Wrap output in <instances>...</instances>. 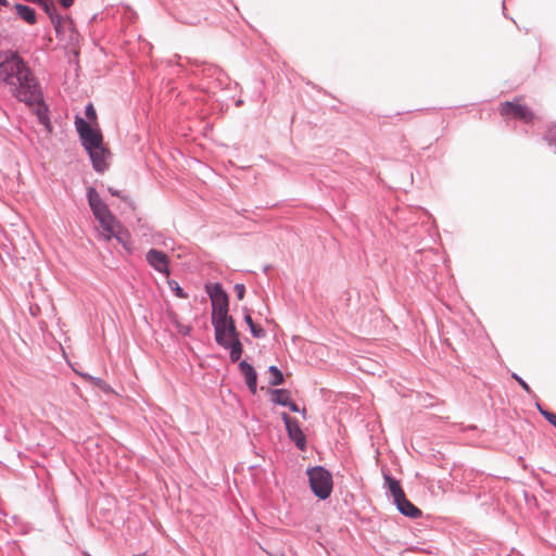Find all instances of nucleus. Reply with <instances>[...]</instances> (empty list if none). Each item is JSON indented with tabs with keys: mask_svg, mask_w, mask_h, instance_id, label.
<instances>
[{
	"mask_svg": "<svg viewBox=\"0 0 556 556\" xmlns=\"http://www.w3.org/2000/svg\"><path fill=\"white\" fill-rule=\"evenodd\" d=\"M0 83L4 84L11 94L26 105L36 106L39 119H47L43 108L42 91L37 77L25 60L16 51L0 53Z\"/></svg>",
	"mask_w": 556,
	"mask_h": 556,
	"instance_id": "obj_1",
	"label": "nucleus"
},
{
	"mask_svg": "<svg viewBox=\"0 0 556 556\" xmlns=\"http://www.w3.org/2000/svg\"><path fill=\"white\" fill-rule=\"evenodd\" d=\"M76 129L79 134L83 146L87 150L96 172L102 173L109 169L110 152L103 146L100 130L90 125L81 117H76Z\"/></svg>",
	"mask_w": 556,
	"mask_h": 556,
	"instance_id": "obj_2",
	"label": "nucleus"
},
{
	"mask_svg": "<svg viewBox=\"0 0 556 556\" xmlns=\"http://www.w3.org/2000/svg\"><path fill=\"white\" fill-rule=\"evenodd\" d=\"M215 328V338L218 344L230 349V358L238 362L242 354V344L239 340V332L236 329L235 321L229 315L212 317Z\"/></svg>",
	"mask_w": 556,
	"mask_h": 556,
	"instance_id": "obj_3",
	"label": "nucleus"
},
{
	"mask_svg": "<svg viewBox=\"0 0 556 556\" xmlns=\"http://www.w3.org/2000/svg\"><path fill=\"white\" fill-rule=\"evenodd\" d=\"M87 198L89 206L103 230L105 232H113L114 225L116 224L118 226V220L110 212L108 205L102 201L94 188H88Z\"/></svg>",
	"mask_w": 556,
	"mask_h": 556,
	"instance_id": "obj_4",
	"label": "nucleus"
},
{
	"mask_svg": "<svg viewBox=\"0 0 556 556\" xmlns=\"http://www.w3.org/2000/svg\"><path fill=\"white\" fill-rule=\"evenodd\" d=\"M309 485L316 496L321 500L329 497L332 491V477L323 467H315L307 471Z\"/></svg>",
	"mask_w": 556,
	"mask_h": 556,
	"instance_id": "obj_5",
	"label": "nucleus"
},
{
	"mask_svg": "<svg viewBox=\"0 0 556 556\" xmlns=\"http://www.w3.org/2000/svg\"><path fill=\"white\" fill-rule=\"evenodd\" d=\"M386 479L387 482L389 483L390 492L393 496L394 503L396 504L399 510L409 518L420 517L421 510L406 498L400 482L390 477H387Z\"/></svg>",
	"mask_w": 556,
	"mask_h": 556,
	"instance_id": "obj_6",
	"label": "nucleus"
},
{
	"mask_svg": "<svg viewBox=\"0 0 556 556\" xmlns=\"http://www.w3.org/2000/svg\"><path fill=\"white\" fill-rule=\"evenodd\" d=\"M206 289L212 302V317L228 315V296L222 286L214 283Z\"/></svg>",
	"mask_w": 556,
	"mask_h": 556,
	"instance_id": "obj_7",
	"label": "nucleus"
},
{
	"mask_svg": "<svg viewBox=\"0 0 556 556\" xmlns=\"http://www.w3.org/2000/svg\"><path fill=\"white\" fill-rule=\"evenodd\" d=\"M500 112L503 116H510L521 119L526 123H530L534 118V114L531 112V110L528 106L521 104L518 100L502 103Z\"/></svg>",
	"mask_w": 556,
	"mask_h": 556,
	"instance_id": "obj_8",
	"label": "nucleus"
},
{
	"mask_svg": "<svg viewBox=\"0 0 556 556\" xmlns=\"http://www.w3.org/2000/svg\"><path fill=\"white\" fill-rule=\"evenodd\" d=\"M281 417L285 421L290 439L294 441L299 448L304 450L306 443L305 435L302 432L298 421L291 418L287 413H282Z\"/></svg>",
	"mask_w": 556,
	"mask_h": 556,
	"instance_id": "obj_9",
	"label": "nucleus"
},
{
	"mask_svg": "<svg viewBox=\"0 0 556 556\" xmlns=\"http://www.w3.org/2000/svg\"><path fill=\"white\" fill-rule=\"evenodd\" d=\"M146 258L149 265L152 266L155 270L167 276L169 275L168 257L164 252L156 249H151L147 252Z\"/></svg>",
	"mask_w": 556,
	"mask_h": 556,
	"instance_id": "obj_10",
	"label": "nucleus"
},
{
	"mask_svg": "<svg viewBox=\"0 0 556 556\" xmlns=\"http://www.w3.org/2000/svg\"><path fill=\"white\" fill-rule=\"evenodd\" d=\"M15 10L17 15L23 18L28 24H35L36 23V13L35 10L31 9L28 5L17 3L15 4Z\"/></svg>",
	"mask_w": 556,
	"mask_h": 556,
	"instance_id": "obj_11",
	"label": "nucleus"
},
{
	"mask_svg": "<svg viewBox=\"0 0 556 556\" xmlns=\"http://www.w3.org/2000/svg\"><path fill=\"white\" fill-rule=\"evenodd\" d=\"M271 400L279 405L287 406L290 404L291 395L288 390L277 389L271 392Z\"/></svg>",
	"mask_w": 556,
	"mask_h": 556,
	"instance_id": "obj_12",
	"label": "nucleus"
},
{
	"mask_svg": "<svg viewBox=\"0 0 556 556\" xmlns=\"http://www.w3.org/2000/svg\"><path fill=\"white\" fill-rule=\"evenodd\" d=\"M245 382L252 393L256 392V372L252 366L245 363Z\"/></svg>",
	"mask_w": 556,
	"mask_h": 556,
	"instance_id": "obj_13",
	"label": "nucleus"
},
{
	"mask_svg": "<svg viewBox=\"0 0 556 556\" xmlns=\"http://www.w3.org/2000/svg\"><path fill=\"white\" fill-rule=\"evenodd\" d=\"M245 324L250 327V330H251V333L254 338H263L265 337V330L263 329V327L261 325H258L257 323H255L251 316L249 315H245Z\"/></svg>",
	"mask_w": 556,
	"mask_h": 556,
	"instance_id": "obj_14",
	"label": "nucleus"
},
{
	"mask_svg": "<svg viewBox=\"0 0 556 556\" xmlns=\"http://www.w3.org/2000/svg\"><path fill=\"white\" fill-rule=\"evenodd\" d=\"M269 374H270L269 382L271 386H279L283 382V375L276 366L269 367Z\"/></svg>",
	"mask_w": 556,
	"mask_h": 556,
	"instance_id": "obj_15",
	"label": "nucleus"
},
{
	"mask_svg": "<svg viewBox=\"0 0 556 556\" xmlns=\"http://www.w3.org/2000/svg\"><path fill=\"white\" fill-rule=\"evenodd\" d=\"M124 233H126L121 224L118 223V226L115 224L114 225V231L113 232H106V239H111L112 237H115L119 242H124Z\"/></svg>",
	"mask_w": 556,
	"mask_h": 556,
	"instance_id": "obj_16",
	"label": "nucleus"
},
{
	"mask_svg": "<svg viewBox=\"0 0 556 556\" xmlns=\"http://www.w3.org/2000/svg\"><path fill=\"white\" fill-rule=\"evenodd\" d=\"M168 285L170 287V289L175 292V294L179 298H187V294L184 292V290L180 288V286L178 285L177 281L175 280H169L168 281Z\"/></svg>",
	"mask_w": 556,
	"mask_h": 556,
	"instance_id": "obj_17",
	"label": "nucleus"
},
{
	"mask_svg": "<svg viewBox=\"0 0 556 556\" xmlns=\"http://www.w3.org/2000/svg\"><path fill=\"white\" fill-rule=\"evenodd\" d=\"M546 138L549 144H554L556 147V124L548 127Z\"/></svg>",
	"mask_w": 556,
	"mask_h": 556,
	"instance_id": "obj_18",
	"label": "nucleus"
},
{
	"mask_svg": "<svg viewBox=\"0 0 556 556\" xmlns=\"http://www.w3.org/2000/svg\"><path fill=\"white\" fill-rule=\"evenodd\" d=\"M43 10L52 17L55 5L51 0H40Z\"/></svg>",
	"mask_w": 556,
	"mask_h": 556,
	"instance_id": "obj_19",
	"label": "nucleus"
},
{
	"mask_svg": "<svg viewBox=\"0 0 556 556\" xmlns=\"http://www.w3.org/2000/svg\"><path fill=\"white\" fill-rule=\"evenodd\" d=\"M85 114H86V117L89 119L90 123L96 122L97 113H96V110H94V108H93V105L91 103H89L86 106Z\"/></svg>",
	"mask_w": 556,
	"mask_h": 556,
	"instance_id": "obj_20",
	"label": "nucleus"
},
{
	"mask_svg": "<svg viewBox=\"0 0 556 556\" xmlns=\"http://www.w3.org/2000/svg\"><path fill=\"white\" fill-rule=\"evenodd\" d=\"M176 328H177L178 332L184 336H188L191 331L190 326L182 325L179 321H176Z\"/></svg>",
	"mask_w": 556,
	"mask_h": 556,
	"instance_id": "obj_21",
	"label": "nucleus"
},
{
	"mask_svg": "<svg viewBox=\"0 0 556 556\" xmlns=\"http://www.w3.org/2000/svg\"><path fill=\"white\" fill-rule=\"evenodd\" d=\"M513 378L522 387V389L526 392L531 393V388L529 387V384L523 379H521L516 374H513Z\"/></svg>",
	"mask_w": 556,
	"mask_h": 556,
	"instance_id": "obj_22",
	"label": "nucleus"
},
{
	"mask_svg": "<svg viewBox=\"0 0 556 556\" xmlns=\"http://www.w3.org/2000/svg\"><path fill=\"white\" fill-rule=\"evenodd\" d=\"M543 416L548 420L554 427H556V414L552 412H542Z\"/></svg>",
	"mask_w": 556,
	"mask_h": 556,
	"instance_id": "obj_23",
	"label": "nucleus"
},
{
	"mask_svg": "<svg viewBox=\"0 0 556 556\" xmlns=\"http://www.w3.org/2000/svg\"><path fill=\"white\" fill-rule=\"evenodd\" d=\"M84 377L86 379H89V380L93 381L97 386H99L101 388L105 387V382L102 379H100V378H93V377L88 376V375H84Z\"/></svg>",
	"mask_w": 556,
	"mask_h": 556,
	"instance_id": "obj_24",
	"label": "nucleus"
},
{
	"mask_svg": "<svg viewBox=\"0 0 556 556\" xmlns=\"http://www.w3.org/2000/svg\"><path fill=\"white\" fill-rule=\"evenodd\" d=\"M235 290H236V292H237L238 298H239L240 300H242V299H243V294H244V291H243V285H242V283H237V285L235 286Z\"/></svg>",
	"mask_w": 556,
	"mask_h": 556,
	"instance_id": "obj_25",
	"label": "nucleus"
},
{
	"mask_svg": "<svg viewBox=\"0 0 556 556\" xmlns=\"http://www.w3.org/2000/svg\"><path fill=\"white\" fill-rule=\"evenodd\" d=\"M225 391H227L228 396H231L232 394H231V390H230V389L222 388V390H220V394H222V396H223V400H224V401H227V397H226ZM228 402L230 403V401H229V400H228Z\"/></svg>",
	"mask_w": 556,
	"mask_h": 556,
	"instance_id": "obj_26",
	"label": "nucleus"
},
{
	"mask_svg": "<svg viewBox=\"0 0 556 556\" xmlns=\"http://www.w3.org/2000/svg\"><path fill=\"white\" fill-rule=\"evenodd\" d=\"M287 406H289L292 412H300L299 406L294 402H292V400H290V404H288Z\"/></svg>",
	"mask_w": 556,
	"mask_h": 556,
	"instance_id": "obj_27",
	"label": "nucleus"
},
{
	"mask_svg": "<svg viewBox=\"0 0 556 556\" xmlns=\"http://www.w3.org/2000/svg\"><path fill=\"white\" fill-rule=\"evenodd\" d=\"M61 4L64 7V8H70L74 0H60Z\"/></svg>",
	"mask_w": 556,
	"mask_h": 556,
	"instance_id": "obj_28",
	"label": "nucleus"
},
{
	"mask_svg": "<svg viewBox=\"0 0 556 556\" xmlns=\"http://www.w3.org/2000/svg\"><path fill=\"white\" fill-rule=\"evenodd\" d=\"M238 367L241 372H243V361L239 362Z\"/></svg>",
	"mask_w": 556,
	"mask_h": 556,
	"instance_id": "obj_29",
	"label": "nucleus"
},
{
	"mask_svg": "<svg viewBox=\"0 0 556 556\" xmlns=\"http://www.w3.org/2000/svg\"><path fill=\"white\" fill-rule=\"evenodd\" d=\"M109 190H110V192H111L113 195H118V191H116V190H114V189H112V188H110Z\"/></svg>",
	"mask_w": 556,
	"mask_h": 556,
	"instance_id": "obj_30",
	"label": "nucleus"
},
{
	"mask_svg": "<svg viewBox=\"0 0 556 556\" xmlns=\"http://www.w3.org/2000/svg\"><path fill=\"white\" fill-rule=\"evenodd\" d=\"M7 4H8L7 0H0V5H7Z\"/></svg>",
	"mask_w": 556,
	"mask_h": 556,
	"instance_id": "obj_31",
	"label": "nucleus"
},
{
	"mask_svg": "<svg viewBox=\"0 0 556 556\" xmlns=\"http://www.w3.org/2000/svg\"><path fill=\"white\" fill-rule=\"evenodd\" d=\"M88 556H90V555H88Z\"/></svg>",
	"mask_w": 556,
	"mask_h": 556,
	"instance_id": "obj_32",
	"label": "nucleus"
}]
</instances>
